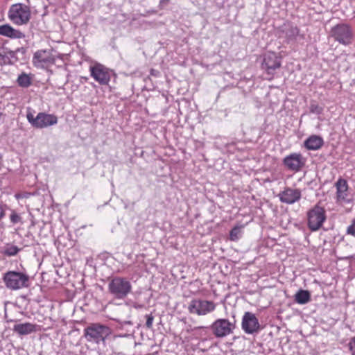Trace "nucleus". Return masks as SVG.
Masks as SVG:
<instances>
[{"instance_id": "7", "label": "nucleus", "mask_w": 355, "mask_h": 355, "mask_svg": "<svg viewBox=\"0 0 355 355\" xmlns=\"http://www.w3.org/2000/svg\"><path fill=\"white\" fill-rule=\"evenodd\" d=\"M325 209L319 206L315 205L307 212V225L312 232L318 231L326 220Z\"/></svg>"}, {"instance_id": "30", "label": "nucleus", "mask_w": 355, "mask_h": 355, "mask_svg": "<svg viewBox=\"0 0 355 355\" xmlns=\"http://www.w3.org/2000/svg\"><path fill=\"white\" fill-rule=\"evenodd\" d=\"M347 233L355 236V222L347 227Z\"/></svg>"}, {"instance_id": "23", "label": "nucleus", "mask_w": 355, "mask_h": 355, "mask_svg": "<svg viewBox=\"0 0 355 355\" xmlns=\"http://www.w3.org/2000/svg\"><path fill=\"white\" fill-rule=\"evenodd\" d=\"M9 218L12 225L22 223V217L15 209H10Z\"/></svg>"}, {"instance_id": "20", "label": "nucleus", "mask_w": 355, "mask_h": 355, "mask_svg": "<svg viewBox=\"0 0 355 355\" xmlns=\"http://www.w3.org/2000/svg\"><path fill=\"white\" fill-rule=\"evenodd\" d=\"M337 189V197L338 198L345 199L347 196V191L348 189L347 182L345 180L340 178L336 183Z\"/></svg>"}, {"instance_id": "11", "label": "nucleus", "mask_w": 355, "mask_h": 355, "mask_svg": "<svg viewBox=\"0 0 355 355\" xmlns=\"http://www.w3.org/2000/svg\"><path fill=\"white\" fill-rule=\"evenodd\" d=\"M279 37L285 38L287 44L295 42L298 38H304V35L300 33L298 27L291 23H285L281 26L279 29Z\"/></svg>"}, {"instance_id": "17", "label": "nucleus", "mask_w": 355, "mask_h": 355, "mask_svg": "<svg viewBox=\"0 0 355 355\" xmlns=\"http://www.w3.org/2000/svg\"><path fill=\"white\" fill-rule=\"evenodd\" d=\"M39 326L31 322L15 324L12 330L19 336H26L38 331Z\"/></svg>"}, {"instance_id": "14", "label": "nucleus", "mask_w": 355, "mask_h": 355, "mask_svg": "<svg viewBox=\"0 0 355 355\" xmlns=\"http://www.w3.org/2000/svg\"><path fill=\"white\" fill-rule=\"evenodd\" d=\"M55 58L51 51L38 50L33 57V63L36 67L43 68L55 62Z\"/></svg>"}, {"instance_id": "16", "label": "nucleus", "mask_w": 355, "mask_h": 355, "mask_svg": "<svg viewBox=\"0 0 355 355\" xmlns=\"http://www.w3.org/2000/svg\"><path fill=\"white\" fill-rule=\"evenodd\" d=\"M280 200L287 204H293L301 198V192L299 189L286 188L279 194Z\"/></svg>"}, {"instance_id": "22", "label": "nucleus", "mask_w": 355, "mask_h": 355, "mask_svg": "<svg viewBox=\"0 0 355 355\" xmlns=\"http://www.w3.org/2000/svg\"><path fill=\"white\" fill-rule=\"evenodd\" d=\"M18 85L23 88H27L32 84V78L29 74L21 73L17 79Z\"/></svg>"}, {"instance_id": "4", "label": "nucleus", "mask_w": 355, "mask_h": 355, "mask_svg": "<svg viewBox=\"0 0 355 355\" xmlns=\"http://www.w3.org/2000/svg\"><path fill=\"white\" fill-rule=\"evenodd\" d=\"M236 320L219 318L216 320L210 326V329L216 338H224L233 334L236 329Z\"/></svg>"}, {"instance_id": "34", "label": "nucleus", "mask_w": 355, "mask_h": 355, "mask_svg": "<svg viewBox=\"0 0 355 355\" xmlns=\"http://www.w3.org/2000/svg\"><path fill=\"white\" fill-rule=\"evenodd\" d=\"M150 74H151V75H153V74H154V69H151V71H150Z\"/></svg>"}, {"instance_id": "27", "label": "nucleus", "mask_w": 355, "mask_h": 355, "mask_svg": "<svg viewBox=\"0 0 355 355\" xmlns=\"http://www.w3.org/2000/svg\"><path fill=\"white\" fill-rule=\"evenodd\" d=\"M9 62V58L6 55L3 49L0 47V65L6 64Z\"/></svg>"}, {"instance_id": "15", "label": "nucleus", "mask_w": 355, "mask_h": 355, "mask_svg": "<svg viewBox=\"0 0 355 355\" xmlns=\"http://www.w3.org/2000/svg\"><path fill=\"white\" fill-rule=\"evenodd\" d=\"M283 164L289 170L293 171H300L304 164L302 161V156L300 153H293L286 156L283 159Z\"/></svg>"}, {"instance_id": "8", "label": "nucleus", "mask_w": 355, "mask_h": 355, "mask_svg": "<svg viewBox=\"0 0 355 355\" xmlns=\"http://www.w3.org/2000/svg\"><path fill=\"white\" fill-rule=\"evenodd\" d=\"M110 293L117 299H123L131 291L129 281L122 277L113 278L108 284Z\"/></svg>"}, {"instance_id": "33", "label": "nucleus", "mask_w": 355, "mask_h": 355, "mask_svg": "<svg viewBox=\"0 0 355 355\" xmlns=\"http://www.w3.org/2000/svg\"><path fill=\"white\" fill-rule=\"evenodd\" d=\"M205 328V327H196L194 328V329H204Z\"/></svg>"}, {"instance_id": "9", "label": "nucleus", "mask_w": 355, "mask_h": 355, "mask_svg": "<svg viewBox=\"0 0 355 355\" xmlns=\"http://www.w3.org/2000/svg\"><path fill=\"white\" fill-rule=\"evenodd\" d=\"M89 71L91 77L101 85H107L114 74L112 70L99 63L90 66Z\"/></svg>"}, {"instance_id": "24", "label": "nucleus", "mask_w": 355, "mask_h": 355, "mask_svg": "<svg viewBox=\"0 0 355 355\" xmlns=\"http://www.w3.org/2000/svg\"><path fill=\"white\" fill-rule=\"evenodd\" d=\"M19 250L20 249L16 245H8L4 249L3 254L8 257L15 256Z\"/></svg>"}, {"instance_id": "26", "label": "nucleus", "mask_w": 355, "mask_h": 355, "mask_svg": "<svg viewBox=\"0 0 355 355\" xmlns=\"http://www.w3.org/2000/svg\"><path fill=\"white\" fill-rule=\"evenodd\" d=\"M241 234V227L235 226L233 227L230 232V239L231 241H236L239 239Z\"/></svg>"}, {"instance_id": "19", "label": "nucleus", "mask_w": 355, "mask_h": 355, "mask_svg": "<svg viewBox=\"0 0 355 355\" xmlns=\"http://www.w3.org/2000/svg\"><path fill=\"white\" fill-rule=\"evenodd\" d=\"M324 144L323 139L318 135H311L304 142V145L308 150H316L320 149Z\"/></svg>"}, {"instance_id": "18", "label": "nucleus", "mask_w": 355, "mask_h": 355, "mask_svg": "<svg viewBox=\"0 0 355 355\" xmlns=\"http://www.w3.org/2000/svg\"><path fill=\"white\" fill-rule=\"evenodd\" d=\"M0 35L11 39H22L25 37L24 33L19 30L15 29L8 24L0 26Z\"/></svg>"}, {"instance_id": "31", "label": "nucleus", "mask_w": 355, "mask_h": 355, "mask_svg": "<svg viewBox=\"0 0 355 355\" xmlns=\"http://www.w3.org/2000/svg\"><path fill=\"white\" fill-rule=\"evenodd\" d=\"M153 316H148L146 322V325L147 327L150 328L153 325Z\"/></svg>"}, {"instance_id": "29", "label": "nucleus", "mask_w": 355, "mask_h": 355, "mask_svg": "<svg viewBox=\"0 0 355 355\" xmlns=\"http://www.w3.org/2000/svg\"><path fill=\"white\" fill-rule=\"evenodd\" d=\"M349 348L352 355H355V337L349 342Z\"/></svg>"}, {"instance_id": "5", "label": "nucleus", "mask_w": 355, "mask_h": 355, "mask_svg": "<svg viewBox=\"0 0 355 355\" xmlns=\"http://www.w3.org/2000/svg\"><path fill=\"white\" fill-rule=\"evenodd\" d=\"M6 286L11 290H19L28 286L29 277L23 272L8 271L3 275Z\"/></svg>"}, {"instance_id": "32", "label": "nucleus", "mask_w": 355, "mask_h": 355, "mask_svg": "<svg viewBox=\"0 0 355 355\" xmlns=\"http://www.w3.org/2000/svg\"><path fill=\"white\" fill-rule=\"evenodd\" d=\"M168 2V0H162L160 1L159 6H163L164 4H167Z\"/></svg>"}, {"instance_id": "1", "label": "nucleus", "mask_w": 355, "mask_h": 355, "mask_svg": "<svg viewBox=\"0 0 355 355\" xmlns=\"http://www.w3.org/2000/svg\"><path fill=\"white\" fill-rule=\"evenodd\" d=\"M83 332L87 342L99 344L101 342L105 343L111 334V329L105 324L92 323L84 329Z\"/></svg>"}, {"instance_id": "21", "label": "nucleus", "mask_w": 355, "mask_h": 355, "mask_svg": "<svg viewBox=\"0 0 355 355\" xmlns=\"http://www.w3.org/2000/svg\"><path fill=\"white\" fill-rule=\"evenodd\" d=\"M311 300V293L307 290L300 289L295 295V301L300 304H305Z\"/></svg>"}, {"instance_id": "13", "label": "nucleus", "mask_w": 355, "mask_h": 355, "mask_svg": "<svg viewBox=\"0 0 355 355\" xmlns=\"http://www.w3.org/2000/svg\"><path fill=\"white\" fill-rule=\"evenodd\" d=\"M241 327L248 334H253L260 329V324L256 315L251 312H245L242 318Z\"/></svg>"}, {"instance_id": "28", "label": "nucleus", "mask_w": 355, "mask_h": 355, "mask_svg": "<svg viewBox=\"0 0 355 355\" xmlns=\"http://www.w3.org/2000/svg\"><path fill=\"white\" fill-rule=\"evenodd\" d=\"M8 206L2 201H0V220L6 216V210L8 209Z\"/></svg>"}, {"instance_id": "12", "label": "nucleus", "mask_w": 355, "mask_h": 355, "mask_svg": "<svg viewBox=\"0 0 355 355\" xmlns=\"http://www.w3.org/2000/svg\"><path fill=\"white\" fill-rule=\"evenodd\" d=\"M281 58L274 52H268L264 54L261 62V69L268 75L273 76L275 71L281 67Z\"/></svg>"}, {"instance_id": "10", "label": "nucleus", "mask_w": 355, "mask_h": 355, "mask_svg": "<svg viewBox=\"0 0 355 355\" xmlns=\"http://www.w3.org/2000/svg\"><path fill=\"white\" fill-rule=\"evenodd\" d=\"M216 308V304L212 301L203 300L200 299L192 300L188 305V311L191 314L204 315Z\"/></svg>"}, {"instance_id": "3", "label": "nucleus", "mask_w": 355, "mask_h": 355, "mask_svg": "<svg viewBox=\"0 0 355 355\" xmlns=\"http://www.w3.org/2000/svg\"><path fill=\"white\" fill-rule=\"evenodd\" d=\"M330 36L339 44L348 46L353 43L354 33L351 26L342 23L331 28Z\"/></svg>"}, {"instance_id": "2", "label": "nucleus", "mask_w": 355, "mask_h": 355, "mask_svg": "<svg viewBox=\"0 0 355 355\" xmlns=\"http://www.w3.org/2000/svg\"><path fill=\"white\" fill-rule=\"evenodd\" d=\"M31 17V12L29 7L21 3L12 5L8 12L10 21L17 26L27 24Z\"/></svg>"}, {"instance_id": "6", "label": "nucleus", "mask_w": 355, "mask_h": 355, "mask_svg": "<svg viewBox=\"0 0 355 355\" xmlns=\"http://www.w3.org/2000/svg\"><path fill=\"white\" fill-rule=\"evenodd\" d=\"M26 119L31 125L37 129L45 128L58 123V117L52 114L39 112L35 117L28 112L26 114Z\"/></svg>"}, {"instance_id": "25", "label": "nucleus", "mask_w": 355, "mask_h": 355, "mask_svg": "<svg viewBox=\"0 0 355 355\" xmlns=\"http://www.w3.org/2000/svg\"><path fill=\"white\" fill-rule=\"evenodd\" d=\"M309 111L312 114H321L323 112V107L320 106L315 101L312 100L310 103Z\"/></svg>"}]
</instances>
